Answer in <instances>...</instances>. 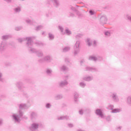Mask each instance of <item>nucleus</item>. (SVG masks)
Listing matches in <instances>:
<instances>
[{
  "label": "nucleus",
  "mask_w": 131,
  "mask_h": 131,
  "mask_svg": "<svg viewBox=\"0 0 131 131\" xmlns=\"http://www.w3.org/2000/svg\"><path fill=\"white\" fill-rule=\"evenodd\" d=\"M58 99H61V98H62V96L59 95V96H58Z\"/></svg>",
  "instance_id": "nucleus-46"
},
{
  "label": "nucleus",
  "mask_w": 131,
  "mask_h": 131,
  "mask_svg": "<svg viewBox=\"0 0 131 131\" xmlns=\"http://www.w3.org/2000/svg\"><path fill=\"white\" fill-rule=\"evenodd\" d=\"M37 54L38 56V57H40L42 55V53L41 52H37Z\"/></svg>",
  "instance_id": "nucleus-35"
},
{
  "label": "nucleus",
  "mask_w": 131,
  "mask_h": 131,
  "mask_svg": "<svg viewBox=\"0 0 131 131\" xmlns=\"http://www.w3.org/2000/svg\"><path fill=\"white\" fill-rule=\"evenodd\" d=\"M30 51L31 52H32L33 53H34L35 52H36L35 49H34L33 48H31Z\"/></svg>",
  "instance_id": "nucleus-37"
},
{
  "label": "nucleus",
  "mask_w": 131,
  "mask_h": 131,
  "mask_svg": "<svg viewBox=\"0 0 131 131\" xmlns=\"http://www.w3.org/2000/svg\"><path fill=\"white\" fill-rule=\"evenodd\" d=\"M81 36H82V34H78L77 36H76V38H79V37H81Z\"/></svg>",
  "instance_id": "nucleus-34"
},
{
  "label": "nucleus",
  "mask_w": 131,
  "mask_h": 131,
  "mask_svg": "<svg viewBox=\"0 0 131 131\" xmlns=\"http://www.w3.org/2000/svg\"><path fill=\"white\" fill-rule=\"evenodd\" d=\"M111 34H110V32H106L105 33V35H106V36H110Z\"/></svg>",
  "instance_id": "nucleus-32"
},
{
  "label": "nucleus",
  "mask_w": 131,
  "mask_h": 131,
  "mask_svg": "<svg viewBox=\"0 0 131 131\" xmlns=\"http://www.w3.org/2000/svg\"><path fill=\"white\" fill-rule=\"evenodd\" d=\"M51 106V104L50 103H48L46 104V108H49Z\"/></svg>",
  "instance_id": "nucleus-39"
},
{
  "label": "nucleus",
  "mask_w": 131,
  "mask_h": 131,
  "mask_svg": "<svg viewBox=\"0 0 131 131\" xmlns=\"http://www.w3.org/2000/svg\"><path fill=\"white\" fill-rule=\"evenodd\" d=\"M89 60H92L93 61H97V60H99V58L95 56H90L89 57Z\"/></svg>",
  "instance_id": "nucleus-10"
},
{
  "label": "nucleus",
  "mask_w": 131,
  "mask_h": 131,
  "mask_svg": "<svg viewBox=\"0 0 131 131\" xmlns=\"http://www.w3.org/2000/svg\"><path fill=\"white\" fill-rule=\"evenodd\" d=\"M74 97H75V102H76V101H77V98H78V94H77V93H75L74 95Z\"/></svg>",
  "instance_id": "nucleus-18"
},
{
  "label": "nucleus",
  "mask_w": 131,
  "mask_h": 131,
  "mask_svg": "<svg viewBox=\"0 0 131 131\" xmlns=\"http://www.w3.org/2000/svg\"><path fill=\"white\" fill-rule=\"evenodd\" d=\"M100 22L102 25L106 24V23H107V17H106L105 15L102 16L100 18Z\"/></svg>",
  "instance_id": "nucleus-3"
},
{
  "label": "nucleus",
  "mask_w": 131,
  "mask_h": 131,
  "mask_svg": "<svg viewBox=\"0 0 131 131\" xmlns=\"http://www.w3.org/2000/svg\"><path fill=\"white\" fill-rule=\"evenodd\" d=\"M126 18L128 19V20H129V21H131V16L129 15V14L126 15Z\"/></svg>",
  "instance_id": "nucleus-28"
},
{
  "label": "nucleus",
  "mask_w": 131,
  "mask_h": 131,
  "mask_svg": "<svg viewBox=\"0 0 131 131\" xmlns=\"http://www.w3.org/2000/svg\"><path fill=\"white\" fill-rule=\"evenodd\" d=\"M23 40H24L23 39H18L19 42H22V41H23Z\"/></svg>",
  "instance_id": "nucleus-40"
},
{
  "label": "nucleus",
  "mask_w": 131,
  "mask_h": 131,
  "mask_svg": "<svg viewBox=\"0 0 131 131\" xmlns=\"http://www.w3.org/2000/svg\"><path fill=\"white\" fill-rule=\"evenodd\" d=\"M52 3H54V5H56V7L59 6V1L58 0H52Z\"/></svg>",
  "instance_id": "nucleus-12"
},
{
  "label": "nucleus",
  "mask_w": 131,
  "mask_h": 131,
  "mask_svg": "<svg viewBox=\"0 0 131 131\" xmlns=\"http://www.w3.org/2000/svg\"><path fill=\"white\" fill-rule=\"evenodd\" d=\"M14 11L16 12V13H18L21 11V9L19 8V7H17L14 9Z\"/></svg>",
  "instance_id": "nucleus-22"
},
{
  "label": "nucleus",
  "mask_w": 131,
  "mask_h": 131,
  "mask_svg": "<svg viewBox=\"0 0 131 131\" xmlns=\"http://www.w3.org/2000/svg\"><path fill=\"white\" fill-rule=\"evenodd\" d=\"M112 97H113V99L114 100H116V101H117V98L116 97V94H113Z\"/></svg>",
  "instance_id": "nucleus-24"
},
{
  "label": "nucleus",
  "mask_w": 131,
  "mask_h": 131,
  "mask_svg": "<svg viewBox=\"0 0 131 131\" xmlns=\"http://www.w3.org/2000/svg\"><path fill=\"white\" fill-rule=\"evenodd\" d=\"M128 104H131V97H128L127 99Z\"/></svg>",
  "instance_id": "nucleus-21"
},
{
  "label": "nucleus",
  "mask_w": 131,
  "mask_h": 131,
  "mask_svg": "<svg viewBox=\"0 0 131 131\" xmlns=\"http://www.w3.org/2000/svg\"><path fill=\"white\" fill-rule=\"evenodd\" d=\"M41 28H42V26H38L36 28V30H40V29H41Z\"/></svg>",
  "instance_id": "nucleus-33"
},
{
  "label": "nucleus",
  "mask_w": 131,
  "mask_h": 131,
  "mask_svg": "<svg viewBox=\"0 0 131 131\" xmlns=\"http://www.w3.org/2000/svg\"><path fill=\"white\" fill-rule=\"evenodd\" d=\"M83 62H84V60H82V61H81V64H82V63H83Z\"/></svg>",
  "instance_id": "nucleus-53"
},
{
  "label": "nucleus",
  "mask_w": 131,
  "mask_h": 131,
  "mask_svg": "<svg viewBox=\"0 0 131 131\" xmlns=\"http://www.w3.org/2000/svg\"><path fill=\"white\" fill-rule=\"evenodd\" d=\"M49 36L50 39H54V35L51 33L49 34Z\"/></svg>",
  "instance_id": "nucleus-23"
},
{
  "label": "nucleus",
  "mask_w": 131,
  "mask_h": 131,
  "mask_svg": "<svg viewBox=\"0 0 131 131\" xmlns=\"http://www.w3.org/2000/svg\"><path fill=\"white\" fill-rule=\"evenodd\" d=\"M6 49H7V44L4 42H2L0 46V51H4Z\"/></svg>",
  "instance_id": "nucleus-5"
},
{
  "label": "nucleus",
  "mask_w": 131,
  "mask_h": 131,
  "mask_svg": "<svg viewBox=\"0 0 131 131\" xmlns=\"http://www.w3.org/2000/svg\"><path fill=\"white\" fill-rule=\"evenodd\" d=\"M68 84V82L66 81V80H64V81H61L59 83L60 86H65V85H67Z\"/></svg>",
  "instance_id": "nucleus-8"
},
{
  "label": "nucleus",
  "mask_w": 131,
  "mask_h": 131,
  "mask_svg": "<svg viewBox=\"0 0 131 131\" xmlns=\"http://www.w3.org/2000/svg\"><path fill=\"white\" fill-rule=\"evenodd\" d=\"M47 74H51L52 73V70L48 69L47 70Z\"/></svg>",
  "instance_id": "nucleus-29"
},
{
  "label": "nucleus",
  "mask_w": 131,
  "mask_h": 131,
  "mask_svg": "<svg viewBox=\"0 0 131 131\" xmlns=\"http://www.w3.org/2000/svg\"><path fill=\"white\" fill-rule=\"evenodd\" d=\"M17 86H19V85H21V83H17Z\"/></svg>",
  "instance_id": "nucleus-49"
},
{
  "label": "nucleus",
  "mask_w": 131,
  "mask_h": 131,
  "mask_svg": "<svg viewBox=\"0 0 131 131\" xmlns=\"http://www.w3.org/2000/svg\"><path fill=\"white\" fill-rule=\"evenodd\" d=\"M38 127V124L36 123H33L31 125V126L30 127V130L32 131H36V129H37Z\"/></svg>",
  "instance_id": "nucleus-4"
},
{
  "label": "nucleus",
  "mask_w": 131,
  "mask_h": 131,
  "mask_svg": "<svg viewBox=\"0 0 131 131\" xmlns=\"http://www.w3.org/2000/svg\"><path fill=\"white\" fill-rule=\"evenodd\" d=\"M86 42L88 43V45L89 46V47H91V46H92V40H91V39L90 38H88L86 40Z\"/></svg>",
  "instance_id": "nucleus-11"
},
{
  "label": "nucleus",
  "mask_w": 131,
  "mask_h": 131,
  "mask_svg": "<svg viewBox=\"0 0 131 131\" xmlns=\"http://www.w3.org/2000/svg\"><path fill=\"white\" fill-rule=\"evenodd\" d=\"M26 40H27V44L28 46H32V45H33V42H32V38L28 37L26 38Z\"/></svg>",
  "instance_id": "nucleus-6"
},
{
  "label": "nucleus",
  "mask_w": 131,
  "mask_h": 131,
  "mask_svg": "<svg viewBox=\"0 0 131 131\" xmlns=\"http://www.w3.org/2000/svg\"><path fill=\"white\" fill-rule=\"evenodd\" d=\"M21 27H16L15 28V30H17V31H19V30H21Z\"/></svg>",
  "instance_id": "nucleus-36"
},
{
  "label": "nucleus",
  "mask_w": 131,
  "mask_h": 131,
  "mask_svg": "<svg viewBox=\"0 0 131 131\" xmlns=\"http://www.w3.org/2000/svg\"><path fill=\"white\" fill-rule=\"evenodd\" d=\"M94 45L96 46L97 42L96 41H94Z\"/></svg>",
  "instance_id": "nucleus-45"
},
{
  "label": "nucleus",
  "mask_w": 131,
  "mask_h": 131,
  "mask_svg": "<svg viewBox=\"0 0 131 131\" xmlns=\"http://www.w3.org/2000/svg\"><path fill=\"white\" fill-rule=\"evenodd\" d=\"M66 33L68 35H69L71 34V32L68 29H66Z\"/></svg>",
  "instance_id": "nucleus-20"
},
{
  "label": "nucleus",
  "mask_w": 131,
  "mask_h": 131,
  "mask_svg": "<svg viewBox=\"0 0 131 131\" xmlns=\"http://www.w3.org/2000/svg\"><path fill=\"white\" fill-rule=\"evenodd\" d=\"M19 115L16 114L13 115V119H14L15 122H20L21 120V117L23 116V114L21 111H19Z\"/></svg>",
  "instance_id": "nucleus-2"
},
{
  "label": "nucleus",
  "mask_w": 131,
  "mask_h": 131,
  "mask_svg": "<svg viewBox=\"0 0 131 131\" xmlns=\"http://www.w3.org/2000/svg\"><path fill=\"white\" fill-rule=\"evenodd\" d=\"M10 37L9 35H5L3 36V39H8Z\"/></svg>",
  "instance_id": "nucleus-25"
},
{
  "label": "nucleus",
  "mask_w": 131,
  "mask_h": 131,
  "mask_svg": "<svg viewBox=\"0 0 131 131\" xmlns=\"http://www.w3.org/2000/svg\"><path fill=\"white\" fill-rule=\"evenodd\" d=\"M121 110L120 109H118V108H117V109H114L112 111V113H117V112H120Z\"/></svg>",
  "instance_id": "nucleus-14"
},
{
  "label": "nucleus",
  "mask_w": 131,
  "mask_h": 131,
  "mask_svg": "<svg viewBox=\"0 0 131 131\" xmlns=\"http://www.w3.org/2000/svg\"><path fill=\"white\" fill-rule=\"evenodd\" d=\"M61 70H63V71H67V70H68V68L65 66H62L61 67Z\"/></svg>",
  "instance_id": "nucleus-19"
},
{
  "label": "nucleus",
  "mask_w": 131,
  "mask_h": 131,
  "mask_svg": "<svg viewBox=\"0 0 131 131\" xmlns=\"http://www.w3.org/2000/svg\"><path fill=\"white\" fill-rule=\"evenodd\" d=\"M5 2H7V3H11L12 0H4Z\"/></svg>",
  "instance_id": "nucleus-43"
},
{
  "label": "nucleus",
  "mask_w": 131,
  "mask_h": 131,
  "mask_svg": "<svg viewBox=\"0 0 131 131\" xmlns=\"http://www.w3.org/2000/svg\"><path fill=\"white\" fill-rule=\"evenodd\" d=\"M43 34H45V32L42 33V35H43Z\"/></svg>",
  "instance_id": "nucleus-56"
},
{
  "label": "nucleus",
  "mask_w": 131,
  "mask_h": 131,
  "mask_svg": "<svg viewBox=\"0 0 131 131\" xmlns=\"http://www.w3.org/2000/svg\"><path fill=\"white\" fill-rule=\"evenodd\" d=\"M27 23H29L30 22H31L30 20H26Z\"/></svg>",
  "instance_id": "nucleus-51"
},
{
  "label": "nucleus",
  "mask_w": 131,
  "mask_h": 131,
  "mask_svg": "<svg viewBox=\"0 0 131 131\" xmlns=\"http://www.w3.org/2000/svg\"><path fill=\"white\" fill-rule=\"evenodd\" d=\"M2 73H0V80H2Z\"/></svg>",
  "instance_id": "nucleus-48"
},
{
  "label": "nucleus",
  "mask_w": 131,
  "mask_h": 131,
  "mask_svg": "<svg viewBox=\"0 0 131 131\" xmlns=\"http://www.w3.org/2000/svg\"><path fill=\"white\" fill-rule=\"evenodd\" d=\"M96 114H97V115H99V116L101 117V118H104V115H103V113H102V111L101 110H96Z\"/></svg>",
  "instance_id": "nucleus-7"
},
{
  "label": "nucleus",
  "mask_w": 131,
  "mask_h": 131,
  "mask_svg": "<svg viewBox=\"0 0 131 131\" xmlns=\"http://www.w3.org/2000/svg\"><path fill=\"white\" fill-rule=\"evenodd\" d=\"M68 125L69 127H72L73 126V125L72 124H69Z\"/></svg>",
  "instance_id": "nucleus-42"
},
{
  "label": "nucleus",
  "mask_w": 131,
  "mask_h": 131,
  "mask_svg": "<svg viewBox=\"0 0 131 131\" xmlns=\"http://www.w3.org/2000/svg\"><path fill=\"white\" fill-rule=\"evenodd\" d=\"M3 123V120L2 119H0V125Z\"/></svg>",
  "instance_id": "nucleus-47"
},
{
  "label": "nucleus",
  "mask_w": 131,
  "mask_h": 131,
  "mask_svg": "<svg viewBox=\"0 0 131 131\" xmlns=\"http://www.w3.org/2000/svg\"><path fill=\"white\" fill-rule=\"evenodd\" d=\"M63 119H68V117L62 116L58 118V120H63Z\"/></svg>",
  "instance_id": "nucleus-13"
},
{
  "label": "nucleus",
  "mask_w": 131,
  "mask_h": 131,
  "mask_svg": "<svg viewBox=\"0 0 131 131\" xmlns=\"http://www.w3.org/2000/svg\"><path fill=\"white\" fill-rule=\"evenodd\" d=\"M38 44L39 45V46L42 45V43H38Z\"/></svg>",
  "instance_id": "nucleus-54"
},
{
  "label": "nucleus",
  "mask_w": 131,
  "mask_h": 131,
  "mask_svg": "<svg viewBox=\"0 0 131 131\" xmlns=\"http://www.w3.org/2000/svg\"><path fill=\"white\" fill-rule=\"evenodd\" d=\"M86 70L87 71H93V70H95V69H94L93 68L86 67Z\"/></svg>",
  "instance_id": "nucleus-16"
},
{
  "label": "nucleus",
  "mask_w": 131,
  "mask_h": 131,
  "mask_svg": "<svg viewBox=\"0 0 131 131\" xmlns=\"http://www.w3.org/2000/svg\"><path fill=\"white\" fill-rule=\"evenodd\" d=\"M79 113H80V114H82V110H80L79 111Z\"/></svg>",
  "instance_id": "nucleus-52"
},
{
  "label": "nucleus",
  "mask_w": 131,
  "mask_h": 131,
  "mask_svg": "<svg viewBox=\"0 0 131 131\" xmlns=\"http://www.w3.org/2000/svg\"><path fill=\"white\" fill-rule=\"evenodd\" d=\"M84 80H86V81H90V80H92V78L91 77H88L86 78H84Z\"/></svg>",
  "instance_id": "nucleus-17"
},
{
  "label": "nucleus",
  "mask_w": 131,
  "mask_h": 131,
  "mask_svg": "<svg viewBox=\"0 0 131 131\" xmlns=\"http://www.w3.org/2000/svg\"><path fill=\"white\" fill-rule=\"evenodd\" d=\"M70 50V47H67L63 49V52H68Z\"/></svg>",
  "instance_id": "nucleus-15"
},
{
  "label": "nucleus",
  "mask_w": 131,
  "mask_h": 131,
  "mask_svg": "<svg viewBox=\"0 0 131 131\" xmlns=\"http://www.w3.org/2000/svg\"><path fill=\"white\" fill-rule=\"evenodd\" d=\"M59 28L60 30L61 31V32H63V28H62V27L61 26H59Z\"/></svg>",
  "instance_id": "nucleus-38"
},
{
  "label": "nucleus",
  "mask_w": 131,
  "mask_h": 131,
  "mask_svg": "<svg viewBox=\"0 0 131 131\" xmlns=\"http://www.w3.org/2000/svg\"><path fill=\"white\" fill-rule=\"evenodd\" d=\"M71 10H73V11H76V9L73 7H71Z\"/></svg>",
  "instance_id": "nucleus-44"
},
{
  "label": "nucleus",
  "mask_w": 131,
  "mask_h": 131,
  "mask_svg": "<svg viewBox=\"0 0 131 131\" xmlns=\"http://www.w3.org/2000/svg\"><path fill=\"white\" fill-rule=\"evenodd\" d=\"M45 61H50L51 60V57L49 56H47L45 58Z\"/></svg>",
  "instance_id": "nucleus-26"
},
{
  "label": "nucleus",
  "mask_w": 131,
  "mask_h": 131,
  "mask_svg": "<svg viewBox=\"0 0 131 131\" xmlns=\"http://www.w3.org/2000/svg\"><path fill=\"white\" fill-rule=\"evenodd\" d=\"M31 115H32V116H34V115H35V113H32Z\"/></svg>",
  "instance_id": "nucleus-50"
},
{
  "label": "nucleus",
  "mask_w": 131,
  "mask_h": 131,
  "mask_svg": "<svg viewBox=\"0 0 131 131\" xmlns=\"http://www.w3.org/2000/svg\"><path fill=\"white\" fill-rule=\"evenodd\" d=\"M80 52V41H77L74 46V54L77 55Z\"/></svg>",
  "instance_id": "nucleus-1"
},
{
  "label": "nucleus",
  "mask_w": 131,
  "mask_h": 131,
  "mask_svg": "<svg viewBox=\"0 0 131 131\" xmlns=\"http://www.w3.org/2000/svg\"><path fill=\"white\" fill-rule=\"evenodd\" d=\"M114 108V106L112 105H110L108 107H107V109H109L110 110H112Z\"/></svg>",
  "instance_id": "nucleus-27"
},
{
  "label": "nucleus",
  "mask_w": 131,
  "mask_h": 131,
  "mask_svg": "<svg viewBox=\"0 0 131 131\" xmlns=\"http://www.w3.org/2000/svg\"><path fill=\"white\" fill-rule=\"evenodd\" d=\"M106 120H107V121H109L110 120V116H108L106 118Z\"/></svg>",
  "instance_id": "nucleus-41"
},
{
  "label": "nucleus",
  "mask_w": 131,
  "mask_h": 131,
  "mask_svg": "<svg viewBox=\"0 0 131 131\" xmlns=\"http://www.w3.org/2000/svg\"><path fill=\"white\" fill-rule=\"evenodd\" d=\"M89 13L90 14V15H94L95 14V11H93V10H90L89 11Z\"/></svg>",
  "instance_id": "nucleus-31"
},
{
  "label": "nucleus",
  "mask_w": 131,
  "mask_h": 131,
  "mask_svg": "<svg viewBox=\"0 0 131 131\" xmlns=\"http://www.w3.org/2000/svg\"><path fill=\"white\" fill-rule=\"evenodd\" d=\"M80 85L82 88H84V86H85V84H84V83L81 82L80 83Z\"/></svg>",
  "instance_id": "nucleus-30"
},
{
  "label": "nucleus",
  "mask_w": 131,
  "mask_h": 131,
  "mask_svg": "<svg viewBox=\"0 0 131 131\" xmlns=\"http://www.w3.org/2000/svg\"><path fill=\"white\" fill-rule=\"evenodd\" d=\"M64 79H68V77H64Z\"/></svg>",
  "instance_id": "nucleus-55"
},
{
  "label": "nucleus",
  "mask_w": 131,
  "mask_h": 131,
  "mask_svg": "<svg viewBox=\"0 0 131 131\" xmlns=\"http://www.w3.org/2000/svg\"><path fill=\"white\" fill-rule=\"evenodd\" d=\"M67 60H68V58H66V61H67Z\"/></svg>",
  "instance_id": "nucleus-57"
},
{
  "label": "nucleus",
  "mask_w": 131,
  "mask_h": 131,
  "mask_svg": "<svg viewBox=\"0 0 131 131\" xmlns=\"http://www.w3.org/2000/svg\"><path fill=\"white\" fill-rule=\"evenodd\" d=\"M27 108V106L25 104H20L19 105L20 109H26Z\"/></svg>",
  "instance_id": "nucleus-9"
}]
</instances>
